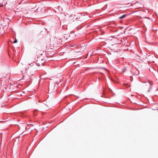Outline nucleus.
I'll list each match as a JSON object with an SVG mask.
<instances>
[{
  "label": "nucleus",
  "mask_w": 158,
  "mask_h": 158,
  "mask_svg": "<svg viewBox=\"0 0 158 158\" xmlns=\"http://www.w3.org/2000/svg\"><path fill=\"white\" fill-rule=\"evenodd\" d=\"M126 17V15H123L122 16L120 17L119 18L120 19H123L124 18H125Z\"/></svg>",
  "instance_id": "nucleus-1"
},
{
  "label": "nucleus",
  "mask_w": 158,
  "mask_h": 158,
  "mask_svg": "<svg viewBox=\"0 0 158 158\" xmlns=\"http://www.w3.org/2000/svg\"><path fill=\"white\" fill-rule=\"evenodd\" d=\"M146 85L148 86L149 88H150L152 86L150 82H148L147 83H146Z\"/></svg>",
  "instance_id": "nucleus-2"
},
{
  "label": "nucleus",
  "mask_w": 158,
  "mask_h": 158,
  "mask_svg": "<svg viewBox=\"0 0 158 158\" xmlns=\"http://www.w3.org/2000/svg\"><path fill=\"white\" fill-rule=\"evenodd\" d=\"M17 42V40L16 39H15V40L14 41L13 43H16Z\"/></svg>",
  "instance_id": "nucleus-3"
},
{
  "label": "nucleus",
  "mask_w": 158,
  "mask_h": 158,
  "mask_svg": "<svg viewBox=\"0 0 158 158\" xmlns=\"http://www.w3.org/2000/svg\"><path fill=\"white\" fill-rule=\"evenodd\" d=\"M91 16H89L88 17H86V19H88L89 18H91Z\"/></svg>",
  "instance_id": "nucleus-4"
},
{
  "label": "nucleus",
  "mask_w": 158,
  "mask_h": 158,
  "mask_svg": "<svg viewBox=\"0 0 158 158\" xmlns=\"http://www.w3.org/2000/svg\"><path fill=\"white\" fill-rule=\"evenodd\" d=\"M3 6V5L2 4H0V7H2Z\"/></svg>",
  "instance_id": "nucleus-5"
},
{
  "label": "nucleus",
  "mask_w": 158,
  "mask_h": 158,
  "mask_svg": "<svg viewBox=\"0 0 158 158\" xmlns=\"http://www.w3.org/2000/svg\"><path fill=\"white\" fill-rule=\"evenodd\" d=\"M125 70H126V69H125L123 71H124H124H125Z\"/></svg>",
  "instance_id": "nucleus-6"
}]
</instances>
